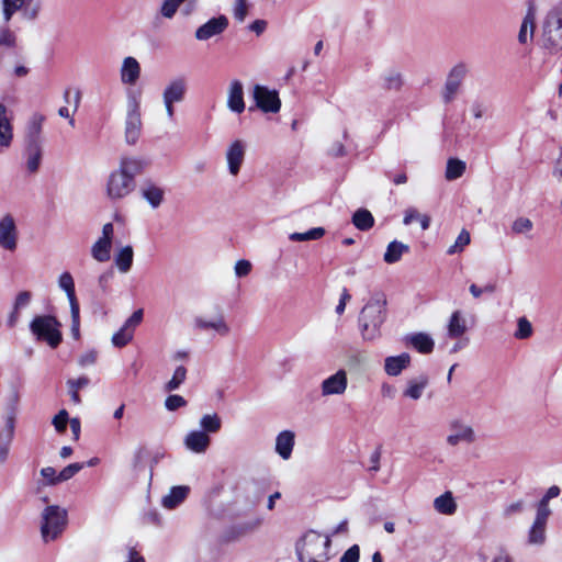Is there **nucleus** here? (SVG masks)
<instances>
[{
  "instance_id": "obj_1",
  "label": "nucleus",
  "mask_w": 562,
  "mask_h": 562,
  "mask_svg": "<svg viewBox=\"0 0 562 562\" xmlns=\"http://www.w3.org/2000/svg\"><path fill=\"white\" fill-rule=\"evenodd\" d=\"M386 318V300L382 294L372 296L362 307L359 315V330L364 341H373L381 337V326Z\"/></svg>"
},
{
  "instance_id": "obj_2",
  "label": "nucleus",
  "mask_w": 562,
  "mask_h": 562,
  "mask_svg": "<svg viewBox=\"0 0 562 562\" xmlns=\"http://www.w3.org/2000/svg\"><path fill=\"white\" fill-rule=\"evenodd\" d=\"M329 536L317 531H306L296 542L295 550L300 562H326L329 559Z\"/></svg>"
},
{
  "instance_id": "obj_3",
  "label": "nucleus",
  "mask_w": 562,
  "mask_h": 562,
  "mask_svg": "<svg viewBox=\"0 0 562 562\" xmlns=\"http://www.w3.org/2000/svg\"><path fill=\"white\" fill-rule=\"evenodd\" d=\"M142 94L137 90L128 89L126 92V116L124 123L125 140L134 145L142 134V114H140Z\"/></svg>"
},
{
  "instance_id": "obj_4",
  "label": "nucleus",
  "mask_w": 562,
  "mask_h": 562,
  "mask_svg": "<svg viewBox=\"0 0 562 562\" xmlns=\"http://www.w3.org/2000/svg\"><path fill=\"white\" fill-rule=\"evenodd\" d=\"M67 525V510L57 506H47L42 513L41 533L45 542L57 539Z\"/></svg>"
},
{
  "instance_id": "obj_5",
  "label": "nucleus",
  "mask_w": 562,
  "mask_h": 562,
  "mask_svg": "<svg viewBox=\"0 0 562 562\" xmlns=\"http://www.w3.org/2000/svg\"><path fill=\"white\" fill-rule=\"evenodd\" d=\"M60 323L49 315L36 316L30 325L32 334L37 340L45 341L52 348L61 342Z\"/></svg>"
},
{
  "instance_id": "obj_6",
  "label": "nucleus",
  "mask_w": 562,
  "mask_h": 562,
  "mask_svg": "<svg viewBox=\"0 0 562 562\" xmlns=\"http://www.w3.org/2000/svg\"><path fill=\"white\" fill-rule=\"evenodd\" d=\"M2 16L5 22L11 21L16 12H21L25 21L33 22L38 19L42 11L40 0H1Z\"/></svg>"
},
{
  "instance_id": "obj_7",
  "label": "nucleus",
  "mask_w": 562,
  "mask_h": 562,
  "mask_svg": "<svg viewBox=\"0 0 562 562\" xmlns=\"http://www.w3.org/2000/svg\"><path fill=\"white\" fill-rule=\"evenodd\" d=\"M543 38L548 47H562V7L553 8L543 23Z\"/></svg>"
},
{
  "instance_id": "obj_8",
  "label": "nucleus",
  "mask_w": 562,
  "mask_h": 562,
  "mask_svg": "<svg viewBox=\"0 0 562 562\" xmlns=\"http://www.w3.org/2000/svg\"><path fill=\"white\" fill-rule=\"evenodd\" d=\"M135 189V181H131L128 177L120 173L116 169L113 170L105 183L106 198L112 201H121L128 196Z\"/></svg>"
},
{
  "instance_id": "obj_9",
  "label": "nucleus",
  "mask_w": 562,
  "mask_h": 562,
  "mask_svg": "<svg viewBox=\"0 0 562 562\" xmlns=\"http://www.w3.org/2000/svg\"><path fill=\"white\" fill-rule=\"evenodd\" d=\"M477 436L474 428L462 419H452L449 424V435L446 442L449 447H457L460 443L472 445Z\"/></svg>"
},
{
  "instance_id": "obj_10",
  "label": "nucleus",
  "mask_w": 562,
  "mask_h": 562,
  "mask_svg": "<svg viewBox=\"0 0 562 562\" xmlns=\"http://www.w3.org/2000/svg\"><path fill=\"white\" fill-rule=\"evenodd\" d=\"M247 143L243 139L232 140L225 149V160L231 176L236 177L245 162Z\"/></svg>"
},
{
  "instance_id": "obj_11",
  "label": "nucleus",
  "mask_w": 562,
  "mask_h": 562,
  "mask_svg": "<svg viewBox=\"0 0 562 562\" xmlns=\"http://www.w3.org/2000/svg\"><path fill=\"white\" fill-rule=\"evenodd\" d=\"M256 106L265 113H277L280 111L281 101L276 90L256 85L252 90Z\"/></svg>"
},
{
  "instance_id": "obj_12",
  "label": "nucleus",
  "mask_w": 562,
  "mask_h": 562,
  "mask_svg": "<svg viewBox=\"0 0 562 562\" xmlns=\"http://www.w3.org/2000/svg\"><path fill=\"white\" fill-rule=\"evenodd\" d=\"M348 387V374L345 369H339L335 373L324 379L319 385L321 394L324 397L344 395Z\"/></svg>"
},
{
  "instance_id": "obj_13",
  "label": "nucleus",
  "mask_w": 562,
  "mask_h": 562,
  "mask_svg": "<svg viewBox=\"0 0 562 562\" xmlns=\"http://www.w3.org/2000/svg\"><path fill=\"white\" fill-rule=\"evenodd\" d=\"M547 510H536L535 519L527 533V542L530 546L541 547L547 541V525L549 517Z\"/></svg>"
},
{
  "instance_id": "obj_14",
  "label": "nucleus",
  "mask_w": 562,
  "mask_h": 562,
  "mask_svg": "<svg viewBox=\"0 0 562 562\" xmlns=\"http://www.w3.org/2000/svg\"><path fill=\"white\" fill-rule=\"evenodd\" d=\"M143 321V310L135 311L124 323V325L112 337V344L115 347L122 348L126 346L134 336L135 328Z\"/></svg>"
},
{
  "instance_id": "obj_15",
  "label": "nucleus",
  "mask_w": 562,
  "mask_h": 562,
  "mask_svg": "<svg viewBox=\"0 0 562 562\" xmlns=\"http://www.w3.org/2000/svg\"><path fill=\"white\" fill-rule=\"evenodd\" d=\"M228 26V20L225 15L212 18L195 31L198 41H207L213 36L222 34Z\"/></svg>"
},
{
  "instance_id": "obj_16",
  "label": "nucleus",
  "mask_w": 562,
  "mask_h": 562,
  "mask_svg": "<svg viewBox=\"0 0 562 562\" xmlns=\"http://www.w3.org/2000/svg\"><path fill=\"white\" fill-rule=\"evenodd\" d=\"M0 246L11 251L16 248V226L10 214L0 220Z\"/></svg>"
},
{
  "instance_id": "obj_17",
  "label": "nucleus",
  "mask_w": 562,
  "mask_h": 562,
  "mask_svg": "<svg viewBox=\"0 0 562 562\" xmlns=\"http://www.w3.org/2000/svg\"><path fill=\"white\" fill-rule=\"evenodd\" d=\"M227 108L236 114L245 111L244 86L240 80L234 79L227 88Z\"/></svg>"
},
{
  "instance_id": "obj_18",
  "label": "nucleus",
  "mask_w": 562,
  "mask_h": 562,
  "mask_svg": "<svg viewBox=\"0 0 562 562\" xmlns=\"http://www.w3.org/2000/svg\"><path fill=\"white\" fill-rule=\"evenodd\" d=\"M184 447L196 454L205 453L211 446V438L205 431L194 429L189 431L183 439Z\"/></svg>"
},
{
  "instance_id": "obj_19",
  "label": "nucleus",
  "mask_w": 562,
  "mask_h": 562,
  "mask_svg": "<svg viewBox=\"0 0 562 562\" xmlns=\"http://www.w3.org/2000/svg\"><path fill=\"white\" fill-rule=\"evenodd\" d=\"M188 89V81L184 77L179 76L171 79L162 91V101L182 102Z\"/></svg>"
},
{
  "instance_id": "obj_20",
  "label": "nucleus",
  "mask_w": 562,
  "mask_h": 562,
  "mask_svg": "<svg viewBox=\"0 0 562 562\" xmlns=\"http://www.w3.org/2000/svg\"><path fill=\"white\" fill-rule=\"evenodd\" d=\"M194 326L200 330H214L217 335L226 337L231 334V326L227 324L223 315L209 319L203 316L194 318Z\"/></svg>"
},
{
  "instance_id": "obj_21",
  "label": "nucleus",
  "mask_w": 562,
  "mask_h": 562,
  "mask_svg": "<svg viewBox=\"0 0 562 562\" xmlns=\"http://www.w3.org/2000/svg\"><path fill=\"white\" fill-rule=\"evenodd\" d=\"M140 194L153 209L159 207L165 200V189L159 183L146 180L140 187Z\"/></svg>"
},
{
  "instance_id": "obj_22",
  "label": "nucleus",
  "mask_w": 562,
  "mask_h": 562,
  "mask_svg": "<svg viewBox=\"0 0 562 562\" xmlns=\"http://www.w3.org/2000/svg\"><path fill=\"white\" fill-rule=\"evenodd\" d=\"M465 74V67L463 65L456 66L446 82L445 91H443V100L445 102H451L459 90L462 78Z\"/></svg>"
},
{
  "instance_id": "obj_23",
  "label": "nucleus",
  "mask_w": 562,
  "mask_h": 562,
  "mask_svg": "<svg viewBox=\"0 0 562 562\" xmlns=\"http://www.w3.org/2000/svg\"><path fill=\"white\" fill-rule=\"evenodd\" d=\"M13 139V126L8 108L0 102V147L8 148Z\"/></svg>"
},
{
  "instance_id": "obj_24",
  "label": "nucleus",
  "mask_w": 562,
  "mask_h": 562,
  "mask_svg": "<svg viewBox=\"0 0 562 562\" xmlns=\"http://www.w3.org/2000/svg\"><path fill=\"white\" fill-rule=\"evenodd\" d=\"M146 166L147 164L142 158L123 157L116 170L125 177H128L131 181H135V177L142 173Z\"/></svg>"
},
{
  "instance_id": "obj_25",
  "label": "nucleus",
  "mask_w": 562,
  "mask_h": 562,
  "mask_svg": "<svg viewBox=\"0 0 562 562\" xmlns=\"http://www.w3.org/2000/svg\"><path fill=\"white\" fill-rule=\"evenodd\" d=\"M120 74L123 83L134 85L140 76V65L136 58L125 57Z\"/></svg>"
},
{
  "instance_id": "obj_26",
  "label": "nucleus",
  "mask_w": 562,
  "mask_h": 562,
  "mask_svg": "<svg viewBox=\"0 0 562 562\" xmlns=\"http://www.w3.org/2000/svg\"><path fill=\"white\" fill-rule=\"evenodd\" d=\"M411 363V356L406 352L398 356L386 357L384 360L385 373L390 376H397L403 370L408 368Z\"/></svg>"
},
{
  "instance_id": "obj_27",
  "label": "nucleus",
  "mask_w": 562,
  "mask_h": 562,
  "mask_svg": "<svg viewBox=\"0 0 562 562\" xmlns=\"http://www.w3.org/2000/svg\"><path fill=\"white\" fill-rule=\"evenodd\" d=\"M295 435L291 430L281 431L276 438V452L283 459L289 460L292 456Z\"/></svg>"
},
{
  "instance_id": "obj_28",
  "label": "nucleus",
  "mask_w": 562,
  "mask_h": 562,
  "mask_svg": "<svg viewBox=\"0 0 562 562\" xmlns=\"http://www.w3.org/2000/svg\"><path fill=\"white\" fill-rule=\"evenodd\" d=\"M428 378L426 375H419L417 378L407 381L406 387L403 391V396L413 401L422 398L425 389L428 385Z\"/></svg>"
},
{
  "instance_id": "obj_29",
  "label": "nucleus",
  "mask_w": 562,
  "mask_h": 562,
  "mask_svg": "<svg viewBox=\"0 0 562 562\" xmlns=\"http://www.w3.org/2000/svg\"><path fill=\"white\" fill-rule=\"evenodd\" d=\"M468 330L467 321L461 311H454L449 317L447 333L450 338H460Z\"/></svg>"
},
{
  "instance_id": "obj_30",
  "label": "nucleus",
  "mask_w": 562,
  "mask_h": 562,
  "mask_svg": "<svg viewBox=\"0 0 562 562\" xmlns=\"http://www.w3.org/2000/svg\"><path fill=\"white\" fill-rule=\"evenodd\" d=\"M189 492L190 488L186 485L173 486L170 492L162 497L161 504L167 509H173L187 498Z\"/></svg>"
},
{
  "instance_id": "obj_31",
  "label": "nucleus",
  "mask_w": 562,
  "mask_h": 562,
  "mask_svg": "<svg viewBox=\"0 0 562 562\" xmlns=\"http://www.w3.org/2000/svg\"><path fill=\"white\" fill-rule=\"evenodd\" d=\"M133 259L134 250L130 245L119 248L114 255V263L121 273H127L131 270Z\"/></svg>"
},
{
  "instance_id": "obj_32",
  "label": "nucleus",
  "mask_w": 562,
  "mask_h": 562,
  "mask_svg": "<svg viewBox=\"0 0 562 562\" xmlns=\"http://www.w3.org/2000/svg\"><path fill=\"white\" fill-rule=\"evenodd\" d=\"M434 508L442 515H453L457 512V503L451 492H446L434 499Z\"/></svg>"
},
{
  "instance_id": "obj_33",
  "label": "nucleus",
  "mask_w": 562,
  "mask_h": 562,
  "mask_svg": "<svg viewBox=\"0 0 562 562\" xmlns=\"http://www.w3.org/2000/svg\"><path fill=\"white\" fill-rule=\"evenodd\" d=\"M406 341L422 353L431 352L435 346L434 339L425 333L413 334L406 338Z\"/></svg>"
},
{
  "instance_id": "obj_34",
  "label": "nucleus",
  "mask_w": 562,
  "mask_h": 562,
  "mask_svg": "<svg viewBox=\"0 0 562 562\" xmlns=\"http://www.w3.org/2000/svg\"><path fill=\"white\" fill-rule=\"evenodd\" d=\"M112 243L98 238L91 246V257L98 262H106L111 258Z\"/></svg>"
},
{
  "instance_id": "obj_35",
  "label": "nucleus",
  "mask_w": 562,
  "mask_h": 562,
  "mask_svg": "<svg viewBox=\"0 0 562 562\" xmlns=\"http://www.w3.org/2000/svg\"><path fill=\"white\" fill-rule=\"evenodd\" d=\"M58 286L63 291H65L70 306L79 305L77 296H76V292H75V281H74L72 276L68 271H65L59 276Z\"/></svg>"
},
{
  "instance_id": "obj_36",
  "label": "nucleus",
  "mask_w": 562,
  "mask_h": 562,
  "mask_svg": "<svg viewBox=\"0 0 562 562\" xmlns=\"http://www.w3.org/2000/svg\"><path fill=\"white\" fill-rule=\"evenodd\" d=\"M408 251V245L397 240H393L387 245L383 259L386 263H395L401 259L403 254H406Z\"/></svg>"
},
{
  "instance_id": "obj_37",
  "label": "nucleus",
  "mask_w": 562,
  "mask_h": 562,
  "mask_svg": "<svg viewBox=\"0 0 562 562\" xmlns=\"http://www.w3.org/2000/svg\"><path fill=\"white\" fill-rule=\"evenodd\" d=\"M200 430L205 431L210 436V434H216L222 428V419L216 414H205L200 418L199 422Z\"/></svg>"
},
{
  "instance_id": "obj_38",
  "label": "nucleus",
  "mask_w": 562,
  "mask_h": 562,
  "mask_svg": "<svg viewBox=\"0 0 562 562\" xmlns=\"http://www.w3.org/2000/svg\"><path fill=\"white\" fill-rule=\"evenodd\" d=\"M467 165L458 158H449L446 166L445 177L448 181L457 180L465 172Z\"/></svg>"
},
{
  "instance_id": "obj_39",
  "label": "nucleus",
  "mask_w": 562,
  "mask_h": 562,
  "mask_svg": "<svg viewBox=\"0 0 562 562\" xmlns=\"http://www.w3.org/2000/svg\"><path fill=\"white\" fill-rule=\"evenodd\" d=\"M353 225L360 231H368L374 224L372 214L364 209L358 210L352 216Z\"/></svg>"
},
{
  "instance_id": "obj_40",
  "label": "nucleus",
  "mask_w": 562,
  "mask_h": 562,
  "mask_svg": "<svg viewBox=\"0 0 562 562\" xmlns=\"http://www.w3.org/2000/svg\"><path fill=\"white\" fill-rule=\"evenodd\" d=\"M349 138V133L347 128H344L341 132V138L335 139L330 143L327 148V154L331 157H342L346 155V146L345 142Z\"/></svg>"
},
{
  "instance_id": "obj_41",
  "label": "nucleus",
  "mask_w": 562,
  "mask_h": 562,
  "mask_svg": "<svg viewBox=\"0 0 562 562\" xmlns=\"http://www.w3.org/2000/svg\"><path fill=\"white\" fill-rule=\"evenodd\" d=\"M510 229L514 235L528 236L533 229V223L528 217L519 216L513 221Z\"/></svg>"
},
{
  "instance_id": "obj_42",
  "label": "nucleus",
  "mask_w": 562,
  "mask_h": 562,
  "mask_svg": "<svg viewBox=\"0 0 562 562\" xmlns=\"http://www.w3.org/2000/svg\"><path fill=\"white\" fill-rule=\"evenodd\" d=\"M42 151L38 145L33 144L27 149L26 168L31 173L38 170L41 165Z\"/></svg>"
},
{
  "instance_id": "obj_43",
  "label": "nucleus",
  "mask_w": 562,
  "mask_h": 562,
  "mask_svg": "<svg viewBox=\"0 0 562 562\" xmlns=\"http://www.w3.org/2000/svg\"><path fill=\"white\" fill-rule=\"evenodd\" d=\"M325 235L323 227H314L305 233H292L289 238L292 241H308L321 239Z\"/></svg>"
},
{
  "instance_id": "obj_44",
  "label": "nucleus",
  "mask_w": 562,
  "mask_h": 562,
  "mask_svg": "<svg viewBox=\"0 0 562 562\" xmlns=\"http://www.w3.org/2000/svg\"><path fill=\"white\" fill-rule=\"evenodd\" d=\"M187 378V369L183 366L176 368L172 378L165 384L164 390L166 392H172L180 387Z\"/></svg>"
},
{
  "instance_id": "obj_45",
  "label": "nucleus",
  "mask_w": 562,
  "mask_h": 562,
  "mask_svg": "<svg viewBox=\"0 0 562 562\" xmlns=\"http://www.w3.org/2000/svg\"><path fill=\"white\" fill-rule=\"evenodd\" d=\"M383 87L387 90H400L403 86L402 75L396 70H387L383 77Z\"/></svg>"
},
{
  "instance_id": "obj_46",
  "label": "nucleus",
  "mask_w": 562,
  "mask_h": 562,
  "mask_svg": "<svg viewBox=\"0 0 562 562\" xmlns=\"http://www.w3.org/2000/svg\"><path fill=\"white\" fill-rule=\"evenodd\" d=\"M535 29V19L531 13H528L520 26L519 34H518V41L521 44H526L528 41V37H531L533 34Z\"/></svg>"
},
{
  "instance_id": "obj_47",
  "label": "nucleus",
  "mask_w": 562,
  "mask_h": 562,
  "mask_svg": "<svg viewBox=\"0 0 562 562\" xmlns=\"http://www.w3.org/2000/svg\"><path fill=\"white\" fill-rule=\"evenodd\" d=\"M470 241H471L470 233L463 228L460 232L459 236L457 237L454 244L448 248L447 254L454 255V254L462 252L464 250V248L470 244Z\"/></svg>"
},
{
  "instance_id": "obj_48",
  "label": "nucleus",
  "mask_w": 562,
  "mask_h": 562,
  "mask_svg": "<svg viewBox=\"0 0 562 562\" xmlns=\"http://www.w3.org/2000/svg\"><path fill=\"white\" fill-rule=\"evenodd\" d=\"M187 0H164L160 5V14L166 19H172L178 9L182 3H184Z\"/></svg>"
},
{
  "instance_id": "obj_49",
  "label": "nucleus",
  "mask_w": 562,
  "mask_h": 562,
  "mask_svg": "<svg viewBox=\"0 0 562 562\" xmlns=\"http://www.w3.org/2000/svg\"><path fill=\"white\" fill-rule=\"evenodd\" d=\"M560 487L557 485H552L548 488L544 496L539 501L537 504V510L542 512L543 509L547 510L548 515H551V509L549 507V502L552 498H555L560 495Z\"/></svg>"
},
{
  "instance_id": "obj_50",
  "label": "nucleus",
  "mask_w": 562,
  "mask_h": 562,
  "mask_svg": "<svg viewBox=\"0 0 562 562\" xmlns=\"http://www.w3.org/2000/svg\"><path fill=\"white\" fill-rule=\"evenodd\" d=\"M531 335H532L531 323L525 316L519 317L517 321V330L514 334L515 338L527 339Z\"/></svg>"
},
{
  "instance_id": "obj_51",
  "label": "nucleus",
  "mask_w": 562,
  "mask_h": 562,
  "mask_svg": "<svg viewBox=\"0 0 562 562\" xmlns=\"http://www.w3.org/2000/svg\"><path fill=\"white\" fill-rule=\"evenodd\" d=\"M69 423V415L66 409L59 411L57 415L54 416L52 424L55 430L59 434H64L67 428V424Z\"/></svg>"
},
{
  "instance_id": "obj_52",
  "label": "nucleus",
  "mask_w": 562,
  "mask_h": 562,
  "mask_svg": "<svg viewBox=\"0 0 562 562\" xmlns=\"http://www.w3.org/2000/svg\"><path fill=\"white\" fill-rule=\"evenodd\" d=\"M85 463H71L64 468L58 473L59 483L66 482L70 480L72 476H75L81 469H83Z\"/></svg>"
},
{
  "instance_id": "obj_53",
  "label": "nucleus",
  "mask_w": 562,
  "mask_h": 562,
  "mask_svg": "<svg viewBox=\"0 0 562 562\" xmlns=\"http://www.w3.org/2000/svg\"><path fill=\"white\" fill-rule=\"evenodd\" d=\"M71 313V335L75 339L80 337V308L79 305L70 306Z\"/></svg>"
},
{
  "instance_id": "obj_54",
  "label": "nucleus",
  "mask_w": 562,
  "mask_h": 562,
  "mask_svg": "<svg viewBox=\"0 0 562 562\" xmlns=\"http://www.w3.org/2000/svg\"><path fill=\"white\" fill-rule=\"evenodd\" d=\"M186 405L187 401L178 394L169 395L165 401V407L170 412H175L181 407H184Z\"/></svg>"
},
{
  "instance_id": "obj_55",
  "label": "nucleus",
  "mask_w": 562,
  "mask_h": 562,
  "mask_svg": "<svg viewBox=\"0 0 562 562\" xmlns=\"http://www.w3.org/2000/svg\"><path fill=\"white\" fill-rule=\"evenodd\" d=\"M248 7V0H235L233 13L238 22H243L246 19Z\"/></svg>"
},
{
  "instance_id": "obj_56",
  "label": "nucleus",
  "mask_w": 562,
  "mask_h": 562,
  "mask_svg": "<svg viewBox=\"0 0 562 562\" xmlns=\"http://www.w3.org/2000/svg\"><path fill=\"white\" fill-rule=\"evenodd\" d=\"M525 509V502L522 499H518L506 505L503 509V515L506 518L513 517L515 515L521 514Z\"/></svg>"
},
{
  "instance_id": "obj_57",
  "label": "nucleus",
  "mask_w": 562,
  "mask_h": 562,
  "mask_svg": "<svg viewBox=\"0 0 562 562\" xmlns=\"http://www.w3.org/2000/svg\"><path fill=\"white\" fill-rule=\"evenodd\" d=\"M252 270V265L249 260L240 259L235 263L234 271L237 278L247 277Z\"/></svg>"
},
{
  "instance_id": "obj_58",
  "label": "nucleus",
  "mask_w": 562,
  "mask_h": 562,
  "mask_svg": "<svg viewBox=\"0 0 562 562\" xmlns=\"http://www.w3.org/2000/svg\"><path fill=\"white\" fill-rule=\"evenodd\" d=\"M41 475L46 480V485H57L59 484L58 474L53 467H46L41 470Z\"/></svg>"
},
{
  "instance_id": "obj_59",
  "label": "nucleus",
  "mask_w": 562,
  "mask_h": 562,
  "mask_svg": "<svg viewBox=\"0 0 562 562\" xmlns=\"http://www.w3.org/2000/svg\"><path fill=\"white\" fill-rule=\"evenodd\" d=\"M360 549L357 544L350 547L340 558V562H359Z\"/></svg>"
},
{
  "instance_id": "obj_60",
  "label": "nucleus",
  "mask_w": 562,
  "mask_h": 562,
  "mask_svg": "<svg viewBox=\"0 0 562 562\" xmlns=\"http://www.w3.org/2000/svg\"><path fill=\"white\" fill-rule=\"evenodd\" d=\"M97 358H98V353H97V351H94V350H90V351H87L86 353H83V355L79 358L78 363H79L81 367L92 366V364H94V363H95Z\"/></svg>"
},
{
  "instance_id": "obj_61",
  "label": "nucleus",
  "mask_w": 562,
  "mask_h": 562,
  "mask_svg": "<svg viewBox=\"0 0 562 562\" xmlns=\"http://www.w3.org/2000/svg\"><path fill=\"white\" fill-rule=\"evenodd\" d=\"M90 383V380L87 376H80L78 379H69L67 381L68 389L77 390L86 387Z\"/></svg>"
},
{
  "instance_id": "obj_62",
  "label": "nucleus",
  "mask_w": 562,
  "mask_h": 562,
  "mask_svg": "<svg viewBox=\"0 0 562 562\" xmlns=\"http://www.w3.org/2000/svg\"><path fill=\"white\" fill-rule=\"evenodd\" d=\"M15 43V35L8 29L0 32V45L13 46Z\"/></svg>"
},
{
  "instance_id": "obj_63",
  "label": "nucleus",
  "mask_w": 562,
  "mask_h": 562,
  "mask_svg": "<svg viewBox=\"0 0 562 562\" xmlns=\"http://www.w3.org/2000/svg\"><path fill=\"white\" fill-rule=\"evenodd\" d=\"M42 116H34L30 123V134L34 137L38 136L42 130Z\"/></svg>"
},
{
  "instance_id": "obj_64",
  "label": "nucleus",
  "mask_w": 562,
  "mask_h": 562,
  "mask_svg": "<svg viewBox=\"0 0 562 562\" xmlns=\"http://www.w3.org/2000/svg\"><path fill=\"white\" fill-rule=\"evenodd\" d=\"M493 562H516L512 554L506 549H499L494 555Z\"/></svg>"
}]
</instances>
